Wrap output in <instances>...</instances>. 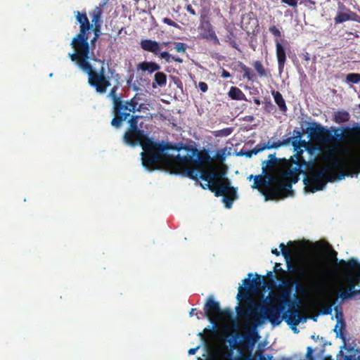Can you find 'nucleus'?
<instances>
[{"label":"nucleus","mask_w":360,"mask_h":360,"mask_svg":"<svg viewBox=\"0 0 360 360\" xmlns=\"http://www.w3.org/2000/svg\"><path fill=\"white\" fill-rule=\"evenodd\" d=\"M226 41L229 42L233 48L238 49V45L236 41V37L233 32L230 31L226 36Z\"/></svg>","instance_id":"nucleus-40"},{"label":"nucleus","mask_w":360,"mask_h":360,"mask_svg":"<svg viewBox=\"0 0 360 360\" xmlns=\"http://www.w3.org/2000/svg\"><path fill=\"white\" fill-rule=\"evenodd\" d=\"M232 316V311L229 308H226L224 309H221L220 308V311H219V319L220 317H225V318H229Z\"/></svg>","instance_id":"nucleus-45"},{"label":"nucleus","mask_w":360,"mask_h":360,"mask_svg":"<svg viewBox=\"0 0 360 360\" xmlns=\"http://www.w3.org/2000/svg\"><path fill=\"white\" fill-rule=\"evenodd\" d=\"M225 172H216L213 169H210V178L211 181L214 185H216V187H217V183L219 182H224V179H227L224 176Z\"/></svg>","instance_id":"nucleus-32"},{"label":"nucleus","mask_w":360,"mask_h":360,"mask_svg":"<svg viewBox=\"0 0 360 360\" xmlns=\"http://www.w3.org/2000/svg\"><path fill=\"white\" fill-rule=\"evenodd\" d=\"M140 118H141V117L139 115H130L128 117L127 122L129 124V127L127 130L142 131L143 129H139V126H138V122Z\"/></svg>","instance_id":"nucleus-33"},{"label":"nucleus","mask_w":360,"mask_h":360,"mask_svg":"<svg viewBox=\"0 0 360 360\" xmlns=\"http://www.w3.org/2000/svg\"><path fill=\"white\" fill-rule=\"evenodd\" d=\"M338 264L340 266V273H346L347 276H352L356 285L360 282V263L356 259H340Z\"/></svg>","instance_id":"nucleus-9"},{"label":"nucleus","mask_w":360,"mask_h":360,"mask_svg":"<svg viewBox=\"0 0 360 360\" xmlns=\"http://www.w3.org/2000/svg\"><path fill=\"white\" fill-rule=\"evenodd\" d=\"M346 81L349 83L358 84L360 82V74L349 73L346 77Z\"/></svg>","instance_id":"nucleus-38"},{"label":"nucleus","mask_w":360,"mask_h":360,"mask_svg":"<svg viewBox=\"0 0 360 360\" xmlns=\"http://www.w3.org/2000/svg\"><path fill=\"white\" fill-rule=\"evenodd\" d=\"M167 75L165 72L157 71L154 75L153 87L155 88L157 86H165L167 84Z\"/></svg>","instance_id":"nucleus-27"},{"label":"nucleus","mask_w":360,"mask_h":360,"mask_svg":"<svg viewBox=\"0 0 360 360\" xmlns=\"http://www.w3.org/2000/svg\"><path fill=\"white\" fill-rule=\"evenodd\" d=\"M292 283L288 281L283 280L282 281V290L280 295V300L281 301V304L283 305H290L292 302H291V295H292Z\"/></svg>","instance_id":"nucleus-19"},{"label":"nucleus","mask_w":360,"mask_h":360,"mask_svg":"<svg viewBox=\"0 0 360 360\" xmlns=\"http://www.w3.org/2000/svg\"><path fill=\"white\" fill-rule=\"evenodd\" d=\"M268 158L269 160L265 161L267 166H274L278 163V160L276 158L275 153L270 154Z\"/></svg>","instance_id":"nucleus-43"},{"label":"nucleus","mask_w":360,"mask_h":360,"mask_svg":"<svg viewBox=\"0 0 360 360\" xmlns=\"http://www.w3.org/2000/svg\"><path fill=\"white\" fill-rule=\"evenodd\" d=\"M160 65L153 61H143L138 63L136 65L137 71L148 72V74L157 72L160 70Z\"/></svg>","instance_id":"nucleus-22"},{"label":"nucleus","mask_w":360,"mask_h":360,"mask_svg":"<svg viewBox=\"0 0 360 360\" xmlns=\"http://www.w3.org/2000/svg\"><path fill=\"white\" fill-rule=\"evenodd\" d=\"M252 276V274L250 273L248 274V278H245L243 280V285H245L244 287L240 285L239 288H238V292H240V288L242 287L244 289H246L248 290V295H249V297L250 299L251 297H250V292H257L259 290H261L262 288L265 287L266 286V284L265 283H264L262 281V279L261 278V276L258 274H255L256 276V278H254V279H250V278ZM239 292H238V294Z\"/></svg>","instance_id":"nucleus-16"},{"label":"nucleus","mask_w":360,"mask_h":360,"mask_svg":"<svg viewBox=\"0 0 360 360\" xmlns=\"http://www.w3.org/2000/svg\"><path fill=\"white\" fill-rule=\"evenodd\" d=\"M334 309L335 311V316L338 320V323H340V333H342V330H344L345 327V323L343 319V313L341 307L338 306H336Z\"/></svg>","instance_id":"nucleus-36"},{"label":"nucleus","mask_w":360,"mask_h":360,"mask_svg":"<svg viewBox=\"0 0 360 360\" xmlns=\"http://www.w3.org/2000/svg\"><path fill=\"white\" fill-rule=\"evenodd\" d=\"M319 271H320L319 266H316V268L311 272H310V274L314 275V274H316L317 273H319Z\"/></svg>","instance_id":"nucleus-62"},{"label":"nucleus","mask_w":360,"mask_h":360,"mask_svg":"<svg viewBox=\"0 0 360 360\" xmlns=\"http://www.w3.org/2000/svg\"><path fill=\"white\" fill-rule=\"evenodd\" d=\"M198 87L200 89V91L203 93H205L208 90V86L207 84L204 82H200L198 83Z\"/></svg>","instance_id":"nucleus-51"},{"label":"nucleus","mask_w":360,"mask_h":360,"mask_svg":"<svg viewBox=\"0 0 360 360\" xmlns=\"http://www.w3.org/2000/svg\"><path fill=\"white\" fill-rule=\"evenodd\" d=\"M340 274L343 276L344 283L342 285V288H347L346 290L340 292V297H341L342 300H345L359 295V290L355 289L356 285L353 281V278L352 276H347L346 273Z\"/></svg>","instance_id":"nucleus-14"},{"label":"nucleus","mask_w":360,"mask_h":360,"mask_svg":"<svg viewBox=\"0 0 360 360\" xmlns=\"http://www.w3.org/2000/svg\"><path fill=\"white\" fill-rule=\"evenodd\" d=\"M174 48L178 53H186L188 46L186 44L183 42H174Z\"/></svg>","instance_id":"nucleus-39"},{"label":"nucleus","mask_w":360,"mask_h":360,"mask_svg":"<svg viewBox=\"0 0 360 360\" xmlns=\"http://www.w3.org/2000/svg\"><path fill=\"white\" fill-rule=\"evenodd\" d=\"M232 131H233L232 128L229 127V128H225V129L221 130L220 132L222 136H227L230 135Z\"/></svg>","instance_id":"nucleus-54"},{"label":"nucleus","mask_w":360,"mask_h":360,"mask_svg":"<svg viewBox=\"0 0 360 360\" xmlns=\"http://www.w3.org/2000/svg\"><path fill=\"white\" fill-rule=\"evenodd\" d=\"M200 33L199 37L207 41H212L214 45H219V39L214 30L213 26L208 20L201 15L200 23L198 27Z\"/></svg>","instance_id":"nucleus-12"},{"label":"nucleus","mask_w":360,"mask_h":360,"mask_svg":"<svg viewBox=\"0 0 360 360\" xmlns=\"http://www.w3.org/2000/svg\"><path fill=\"white\" fill-rule=\"evenodd\" d=\"M273 138L270 139L266 143H259L256 145L249 153L248 156L250 157L252 154L257 155V153L264 151L266 149L278 148L281 146H288L290 144V139H283L282 141H272Z\"/></svg>","instance_id":"nucleus-13"},{"label":"nucleus","mask_w":360,"mask_h":360,"mask_svg":"<svg viewBox=\"0 0 360 360\" xmlns=\"http://www.w3.org/2000/svg\"><path fill=\"white\" fill-rule=\"evenodd\" d=\"M276 54L278 60V70L281 72L283 70L286 62V53L283 46L281 44L278 39H275Z\"/></svg>","instance_id":"nucleus-21"},{"label":"nucleus","mask_w":360,"mask_h":360,"mask_svg":"<svg viewBox=\"0 0 360 360\" xmlns=\"http://www.w3.org/2000/svg\"><path fill=\"white\" fill-rule=\"evenodd\" d=\"M172 157L174 159V162L171 165L172 173L175 174H181L184 176L196 180L197 181H198V176L200 174L199 168L190 167L188 166L190 164L179 162L174 158V156Z\"/></svg>","instance_id":"nucleus-10"},{"label":"nucleus","mask_w":360,"mask_h":360,"mask_svg":"<svg viewBox=\"0 0 360 360\" xmlns=\"http://www.w3.org/2000/svg\"><path fill=\"white\" fill-rule=\"evenodd\" d=\"M325 167H328L331 172L334 169H342L344 171L341 172L338 176V179L345 178V176H348L349 174L347 172V163L339 158L333 155L330 159L328 160V165Z\"/></svg>","instance_id":"nucleus-17"},{"label":"nucleus","mask_w":360,"mask_h":360,"mask_svg":"<svg viewBox=\"0 0 360 360\" xmlns=\"http://www.w3.org/2000/svg\"><path fill=\"white\" fill-rule=\"evenodd\" d=\"M294 134L295 135V137H292V139H300L301 138L302 134L298 130H294L293 131Z\"/></svg>","instance_id":"nucleus-60"},{"label":"nucleus","mask_w":360,"mask_h":360,"mask_svg":"<svg viewBox=\"0 0 360 360\" xmlns=\"http://www.w3.org/2000/svg\"><path fill=\"white\" fill-rule=\"evenodd\" d=\"M340 328L338 326V323L335 326L334 331L336 333L337 336L340 337L341 338H344L343 330H342V333H340Z\"/></svg>","instance_id":"nucleus-55"},{"label":"nucleus","mask_w":360,"mask_h":360,"mask_svg":"<svg viewBox=\"0 0 360 360\" xmlns=\"http://www.w3.org/2000/svg\"><path fill=\"white\" fill-rule=\"evenodd\" d=\"M312 352H313V349H311V347H308L307 348V358L308 359V360H314V358L312 356Z\"/></svg>","instance_id":"nucleus-57"},{"label":"nucleus","mask_w":360,"mask_h":360,"mask_svg":"<svg viewBox=\"0 0 360 360\" xmlns=\"http://www.w3.org/2000/svg\"><path fill=\"white\" fill-rule=\"evenodd\" d=\"M157 56L159 58L164 59L167 63L172 62L173 59V56L167 51H160V53H158Z\"/></svg>","instance_id":"nucleus-41"},{"label":"nucleus","mask_w":360,"mask_h":360,"mask_svg":"<svg viewBox=\"0 0 360 360\" xmlns=\"http://www.w3.org/2000/svg\"><path fill=\"white\" fill-rule=\"evenodd\" d=\"M254 178V184L252 185L253 188H256L258 190H261V187L264 186V189L262 191V193L265 196L266 200H275L276 199H270L269 198V195L270 196V193L269 191V186H274V183L269 181H266L264 178H262L261 175L253 176L252 174L249 176V179H251Z\"/></svg>","instance_id":"nucleus-18"},{"label":"nucleus","mask_w":360,"mask_h":360,"mask_svg":"<svg viewBox=\"0 0 360 360\" xmlns=\"http://www.w3.org/2000/svg\"><path fill=\"white\" fill-rule=\"evenodd\" d=\"M274 108V105L272 104V103L271 102V101H266L264 103V109L267 112H271Z\"/></svg>","instance_id":"nucleus-53"},{"label":"nucleus","mask_w":360,"mask_h":360,"mask_svg":"<svg viewBox=\"0 0 360 360\" xmlns=\"http://www.w3.org/2000/svg\"><path fill=\"white\" fill-rule=\"evenodd\" d=\"M335 175L328 167H311L305 174L304 184L307 190L315 193L323 190L328 182L335 180Z\"/></svg>","instance_id":"nucleus-7"},{"label":"nucleus","mask_w":360,"mask_h":360,"mask_svg":"<svg viewBox=\"0 0 360 360\" xmlns=\"http://www.w3.org/2000/svg\"><path fill=\"white\" fill-rule=\"evenodd\" d=\"M118 90L117 86H114L110 90L107 97L110 98L112 102V112L115 111L117 105L120 104L121 101L122 100V94H117V91Z\"/></svg>","instance_id":"nucleus-24"},{"label":"nucleus","mask_w":360,"mask_h":360,"mask_svg":"<svg viewBox=\"0 0 360 360\" xmlns=\"http://www.w3.org/2000/svg\"><path fill=\"white\" fill-rule=\"evenodd\" d=\"M272 95L274 96L275 103L278 106L281 112H285L287 111L288 108H287L285 101L283 99L282 94L279 91H273Z\"/></svg>","instance_id":"nucleus-31"},{"label":"nucleus","mask_w":360,"mask_h":360,"mask_svg":"<svg viewBox=\"0 0 360 360\" xmlns=\"http://www.w3.org/2000/svg\"><path fill=\"white\" fill-rule=\"evenodd\" d=\"M345 140H353L360 136V125H354L352 127H347L342 131Z\"/></svg>","instance_id":"nucleus-23"},{"label":"nucleus","mask_w":360,"mask_h":360,"mask_svg":"<svg viewBox=\"0 0 360 360\" xmlns=\"http://www.w3.org/2000/svg\"><path fill=\"white\" fill-rule=\"evenodd\" d=\"M311 125L307 129L312 139L323 141L331 142L333 139V134L330 130L326 129L320 124L312 122Z\"/></svg>","instance_id":"nucleus-11"},{"label":"nucleus","mask_w":360,"mask_h":360,"mask_svg":"<svg viewBox=\"0 0 360 360\" xmlns=\"http://www.w3.org/2000/svg\"><path fill=\"white\" fill-rule=\"evenodd\" d=\"M91 23L87 17L86 11H77L75 18L79 23V32L73 37L71 46L75 52L69 53L71 60L76 62L78 67L88 75V84L95 89L99 94H104L110 86V77L106 75L103 65L96 70L93 68L89 60L97 61L94 53L90 54L88 32L93 30L96 38H98L101 34L102 14L101 6H96L94 10L89 11Z\"/></svg>","instance_id":"nucleus-1"},{"label":"nucleus","mask_w":360,"mask_h":360,"mask_svg":"<svg viewBox=\"0 0 360 360\" xmlns=\"http://www.w3.org/2000/svg\"><path fill=\"white\" fill-rule=\"evenodd\" d=\"M140 46L143 51L150 52L155 56L160 53L161 51L160 43L149 39H142L140 42Z\"/></svg>","instance_id":"nucleus-20"},{"label":"nucleus","mask_w":360,"mask_h":360,"mask_svg":"<svg viewBox=\"0 0 360 360\" xmlns=\"http://www.w3.org/2000/svg\"><path fill=\"white\" fill-rule=\"evenodd\" d=\"M356 14L349 9L348 13L338 12L334 18L335 24H340L349 20H355Z\"/></svg>","instance_id":"nucleus-25"},{"label":"nucleus","mask_w":360,"mask_h":360,"mask_svg":"<svg viewBox=\"0 0 360 360\" xmlns=\"http://www.w3.org/2000/svg\"><path fill=\"white\" fill-rule=\"evenodd\" d=\"M281 2L292 7H296L297 5V0H281Z\"/></svg>","instance_id":"nucleus-52"},{"label":"nucleus","mask_w":360,"mask_h":360,"mask_svg":"<svg viewBox=\"0 0 360 360\" xmlns=\"http://www.w3.org/2000/svg\"><path fill=\"white\" fill-rule=\"evenodd\" d=\"M287 245H288V246H289L290 248H293L297 249V248L298 242L290 240V241L288 242Z\"/></svg>","instance_id":"nucleus-59"},{"label":"nucleus","mask_w":360,"mask_h":360,"mask_svg":"<svg viewBox=\"0 0 360 360\" xmlns=\"http://www.w3.org/2000/svg\"><path fill=\"white\" fill-rule=\"evenodd\" d=\"M279 248L281 250L282 255L285 257V259L291 258L290 251L284 243H281Z\"/></svg>","instance_id":"nucleus-42"},{"label":"nucleus","mask_w":360,"mask_h":360,"mask_svg":"<svg viewBox=\"0 0 360 360\" xmlns=\"http://www.w3.org/2000/svg\"><path fill=\"white\" fill-rule=\"evenodd\" d=\"M98 39V38H96V37L94 36L93 39L90 41L89 46H91L92 48H94L96 41H97Z\"/></svg>","instance_id":"nucleus-61"},{"label":"nucleus","mask_w":360,"mask_h":360,"mask_svg":"<svg viewBox=\"0 0 360 360\" xmlns=\"http://www.w3.org/2000/svg\"><path fill=\"white\" fill-rule=\"evenodd\" d=\"M186 11L192 15H196V13L195 10L193 8L191 4H188L186 6Z\"/></svg>","instance_id":"nucleus-56"},{"label":"nucleus","mask_w":360,"mask_h":360,"mask_svg":"<svg viewBox=\"0 0 360 360\" xmlns=\"http://www.w3.org/2000/svg\"><path fill=\"white\" fill-rule=\"evenodd\" d=\"M236 298L245 300L240 306L236 307L238 316L244 320L245 326L251 328L255 333L256 328L266 320L274 326H278L284 320L295 331H297V326L305 321L295 303L288 305L287 311H284L285 306L281 304L258 305L253 299L249 297L248 290L242 287Z\"/></svg>","instance_id":"nucleus-2"},{"label":"nucleus","mask_w":360,"mask_h":360,"mask_svg":"<svg viewBox=\"0 0 360 360\" xmlns=\"http://www.w3.org/2000/svg\"><path fill=\"white\" fill-rule=\"evenodd\" d=\"M172 146L169 150H174L180 151L184 150L187 152L186 155H181L177 154L174 158L181 163L193 164L198 168L205 167L212 163L213 158L210 156L207 150H202L198 151L196 148L186 146L183 143H172L170 142Z\"/></svg>","instance_id":"nucleus-5"},{"label":"nucleus","mask_w":360,"mask_h":360,"mask_svg":"<svg viewBox=\"0 0 360 360\" xmlns=\"http://www.w3.org/2000/svg\"><path fill=\"white\" fill-rule=\"evenodd\" d=\"M269 30L275 37H276V39L281 37V32L275 25L271 26Z\"/></svg>","instance_id":"nucleus-46"},{"label":"nucleus","mask_w":360,"mask_h":360,"mask_svg":"<svg viewBox=\"0 0 360 360\" xmlns=\"http://www.w3.org/2000/svg\"><path fill=\"white\" fill-rule=\"evenodd\" d=\"M269 180L274 186H269V198L281 200L293 195L292 186L298 181L299 177L290 171L281 177L269 176Z\"/></svg>","instance_id":"nucleus-6"},{"label":"nucleus","mask_w":360,"mask_h":360,"mask_svg":"<svg viewBox=\"0 0 360 360\" xmlns=\"http://www.w3.org/2000/svg\"><path fill=\"white\" fill-rule=\"evenodd\" d=\"M205 316L209 319L211 323L219 320V311H220L219 303L212 297H209L204 306Z\"/></svg>","instance_id":"nucleus-15"},{"label":"nucleus","mask_w":360,"mask_h":360,"mask_svg":"<svg viewBox=\"0 0 360 360\" xmlns=\"http://www.w3.org/2000/svg\"><path fill=\"white\" fill-rule=\"evenodd\" d=\"M141 97L136 94L134 97L127 101H121L115 111L112 112L114 117L111 120V125L119 129L122 125V122L128 119L131 112H141L143 104H139Z\"/></svg>","instance_id":"nucleus-8"},{"label":"nucleus","mask_w":360,"mask_h":360,"mask_svg":"<svg viewBox=\"0 0 360 360\" xmlns=\"http://www.w3.org/2000/svg\"><path fill=\"white\" fill-rule=\"evenodd\" d=\"M123 141L128 146H141V161L144 168L149 171H154L160 168V162L167 155L166 152L172 148L170 142L155 141L148 137L143 130H127L123 136Z\"/></svg>","instance_id":"nucleus-3"},{"label":"nucleus","mask_w":360,"mask_h":360,"mask_svg":"<svg viewBox=\"0 0 360 360\" xmlns=\"http://www.w3.org/2000/svg\"><path fill=\"white\" fill-rule=\"evenodd\" d=\"M259 77H268L271 76L270 70L264 67L262 61L255 60L252 64Z\"/></svg>","instance_id":"nucleus-26"},{"label":"nucleus","mask_w":360,"mask_h":360,"mask_svg":"<svg viewBox=\"0 0 360 360\" xmlns=\"http://www.w3.org/2000/svg\"><path fill=\"white\" fill-rule=\"evenodd\" d=\"M333 305L331 304H328L325 307H322L321 309V313L324 315H328L332 313L333 311Z\"/></svg>","instance_id":"nucleus-47"},{"label":"nucleus","mask_w":360,"mask_h":360,"mask_svg":"<svg viewBox=\"0 0 360 360\" xmlns=\"http://www.w3.org/2000/svg\"><path fill=\"white\" fill-rule=\"evenodd\" d=\"M326 245H327V250L329 252L328 257L330 259L331 262L336 264L337 269L340 272V266L338 264L339 261L337 257L338 252L335 250H333V247L330 244L327 243Z\"/></svg>","instance_id":"nucleus-35"},{"label":"nucleus","mask_w":360,"mask_h":360,"mask_svg":"<svg viewBox=\"0 0 360 360\" xmlns=\"http://www.w3.org/2000/svg\"><path fill=\"white\" fill-rule=\"evenodd\" d=\"M199 169L198 179L207 181L205 185L200 184V186L204 189L207 188L213 192L216 197L223 196L222 201L224 203L225 207L227 209L231 208L233 202L238 198L237 188L231 186L229 179H224V182L217 183L218 188H217L216 185H214L211 181L210 169H205V167Z\"/></svg>","instance_id":"nucleus-4"},{"label":"nucleus","mask_w":360,"mask_h":360,"mask_svg":"<svg viewBox=\"0 0 360 360\" xmlns=\"http://www.w3.org/2000/svg\"><path fill=\"white\" fill-rule=\"evenodd\" d=\"M286 139H290V143H292V146L294 147V150H297L301 146L304 147L309 150V143L304 140H301L300 139H292V137H288Z\"/></svg>","instance_id":"nucleus-34"},{"label":"nucleus","mask_w":360,"mask_h":360,"mask_svg":"<svg viewBox=\"0 0 360 360\" xmlns=\"http://www.w3.org/2000/svg\"><path fill=\"white\" fill-rule=\"evenodd\" d=\"M274 271L276 274H279L282 276L286 274V272L281 268V265L280 263H276L274 267Z\"/></svg>","instance_id":"nucleus-49"},{"label":"nucleus","mask_w":360,"mask_h":360,"mask_svg":"<svg viewBox=\"0 0 360 360\" xmlns=\"http://www.w3.org/2000/svg\"><path fill=\"white\" fill-rule=\"evenodd\" d=\"M332 141H335L336 143H340L344 141L342 133H338V129H334V135H333Z\"/></svg>","instance_id":"nucleus-44"},{"label":"nucleus","mask_w":360,"mask_h":360,"mask_svg":"<svg viewBox=\"0 0 360 360\" xmlns=\"http://www.w3.org/2000/svg\"><path fill=\"white\" fill-rule=\"evenodd\" d=\"M240 68L243 72V78H247L250 81L255 80L256 75L249 67L246 66L244 64H241Z\"/></svg>","instance_id":"nucleus-37"},{"label":"nucleus","mask_w":360,"mask_h":360,"mask_svg":"<svg viewBox=\"0 0 360 360\" xmlns=\"http://www.w3.org/2000/svg\"><path fill=\"white\" fill-rule=\"evenodd\" d=\"M354 165L357 169H360V158L355 160L354 161Z\"/></svg>","instance_id":"nucleus-64"},{"label":"nucleus","mask_w":360,"mask_h":360,"mask_svg":"<svg viewBox=\"0 0 360 360\" xmlns=\"http://www.w3.org/2000/svg\"><path fill=\"white\" fill-rule=\"evenodd\" d=\"M172 61H174V62H177V63H183V59H182V58H179V57H176V56H173Z\"/></svg>","instance_id":"nucleus-63"},{"label":"nucleus","mask_w":360,"mask_h":360,"mask_svg":"<svg viewBox=\"0 0 360 360\" xmlns=\"http://www.w3.org/2000/svg\"><path fill=\"white\" fill-rule=\"evenodd\" d=\"M228 95L232 100L247 101L245 94L236 86H231Z\"/></svg>","instance_id":"nucleus-28"},{"label":"nucleus","mask_w":360,"mask_h":360,"mask_svg":"<svg viewBox=\"0 0 360 360\" xmlns=\"http://www.w3.org/2000/svg\"><path fill=\"white\" fill-rule=\"evenodd\" d=\"M295 150L296 151V154L295 155L296 161L294 162L298 167L299 169H302L303 167L308 168L309 167V163L307 162L302 156L304 150L300 148Z\"/></svg>","instance_id":"nucleus-30"},{"label":"nucleus","mask_w":360,"mask_h":360,"mask_svg":"<svg viewBox=\"0 0 360 360\" xmlns=\"http://www.w3.org/2000/svg\"><path fill=\"white\" fill-rule=\"evenodd\" d=\"M349 118V113L344 110L336 111L333 114V120L338 124L348 122Z\"/></svg>","instance_id":"nucleus-29"},{"label":"nucleus","mask_w":360,"mask_h":360,"mask_svg":"<svg viewBox=\"0 0 360 360\" xmlns=\"http://www.w3.org/2000/svg\"><path fill=\"white\" fill-rule=\"evenodd\" d=\"M162 22L169 26H172L174 27H176V28H178L179 29L180 28V26L176 23L174 21H173L172 20H171L170 18H164L162 19Z\"/></svg>","instance_id":"nucleus-48"},{"label":"nucleus","mask_w":360,"mask_h":360,"mask_svg":"<svg viewBox=\"0 0 360 360\" xmlns=\"http://www.w3.org/2000/svg\"><path fill=\"white\" fill-rule=\"evenodd\" d=\"M290 259H285L286 260V264H287V268H288V270L291 272V273H295V267L294 266V264H292V262L290 261Z\"/></svg>","instance_id":"nucleus-50"},{"label":"nucleus","mask_w":360,"mask_h":360,"mask_svg":"<svg viewBox=\"0 0 360 360\" xmlns=\"http://www.w3.org/2000/svg\"><path fill=\"white\" fill-rule=\"evenodd\" d=\"M221 76L224 78H229L231 77L230 72L229 71L226 70L225 69H222V72H221Z\"/></svg>","instance_id":"nucleus-58"}]
</instances>
